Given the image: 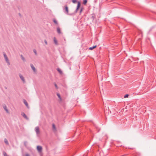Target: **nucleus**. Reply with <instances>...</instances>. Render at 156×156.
Returning <instances> with one entry per match:
<instances>
[{
  "instance_id": "1",
  "label": "nucleus",
  "mask_w": 156,
  "mask_h": 156,
  "mask_svg": "<svg viewBox=\"0 0 156 156\" xmlns=\"http://www.w3.org/2000/svg\"><path fill=\"white\" fill-rule=\"evenodd\" d=\"M72 2L74 4L77 3V5L76 7V9L75 11V13L77 12L78 10V1L77 0H72Z\"/></svg>"
},
{
  "instance_id": "2",
  "label": "nucleus",
  "mask_w": 156,
  "mask_h": 156,
  "mask_svg": "<svg viewBox=\"0 0 156 156\" xmlns=\"http://www.w3.org/2000/svg\"><path fill=\"white\" fill-rule=\"evenodd\" d=\"M63 9L64 10V12L66 14H68L69 12V11L68 7L67 5H65L64 6Z\"/></svg>"
},
{
  "instance_id": "3",
  "label": "nucleus",
  "mask_w": 156,
  "mask_h": 156,
  "mask_svg": "<svg viewBox=\"0 0 156 156\" xmlns=\"http://www.w3.org/2000/svg\"><path fill=\"white\" fill-rule=\"evenodd\" d=\"M19 75L21 79V80L24 83H25V80L24 79V77H23V76L20 73H19Z\"/></svg>"
},
{
  "instance_id": "4",
  "label": "nucleus",
  "mask_w": 156,
  "mask_h": 156,
  "mask_svg": "<svg viewBox=\"0 0 156 156\" xmlns=\"http://www.w3.org/2000/svg\"><path fill=\"white\" fill-rule=\"evenodd\" d=\"M35 131L37 134H38L40 133L39 128L38 126H37L35 128Z\"/></svg>"
},
{
  "instance_id": "5",
  "label": "nucleus",
  "mask_w": 156,
  "mask_h": 156,
  "mask_svg": "<svg viewBox=\"0 0 156 156\" xmlns=\"http://www.w3.org/2000/svg\"><path fill=\"white\" fill-rule=\"evenodd\" d=\"M37 149L39 152H41L42 151V148L41 146H38L37 147Z\"/></svg>"
},
{
  "instance_id": "6",
  "label": "nucleus",
  "mask_w": 156,
  "mask_h": 156,
  "mask_svg": "<svg viewBox=\"0 0 156 156\" xmlns=\"http://www.w3.org/2000/svg\"><path fill=\"white\" fill-rule=\"evenodd\" d=\"M23 102L25 104V105H26L27 108H29V106H28V104L27 103V101L26 100L24 99H23Z\"/></svg>"
},
{
  "instance_id": "7",
  "label": "nucleus",
  "mask_w": 156,
  "mask_h": 156,
  "mask_svg": "<svg viewBox=\"0 0 156 156\" xmlns=\"http://www.w3.org/2000/svg\"><path fill=\"white\" fill-rule=\"evenodd\" d=\"M21 115L25 119H26L28 120V118L27 117V116L25 114L24 112H22L21 114Z\"/></svg>"
},
{
  "instance_id": "8",
  "label": "nucleus",
  "mask_w": 156,
  "mask_h": 156,
  "mask_svg": "<svg viewBox=\"0 0 156 156\" xmlns=\"http://www.w3.org/2000/svg\"><path fill=\"white\" fill-rule=\"evenodd\" d=\"M30 66L34 72H35L36 71V70L34 66V65L32 64H30Z\"/></svg>"
},
{
  "instance_id": "9",
  "label": "nucleus",
  "mask_w": 156,
  "mask_h": 156,
  "mask_svg": "<svg viewBox=\"0 0 156 156\" xmlns=\"http://www.w3.org/2000/svg\"><path fill=\"white\" fill-rule=\"evenodd\" d=\"M57 70L60 74L62 75V72L60 68H57Z\"/></svg>"
},
{
  "instance_id": "10",
  "label": "nucleus",
  "mask_w": 156,
  "mask_h": 156,
  "mask_svg": "<svg viewBox=\"0 0 156 156\" xmlns=\"http://www.w3.org/2000/svg\"><path fill=\"white\" fill-rule=\"evenodd\" d=\"M57 32L58 34H60L61 33V31L60 28L58 27L57 28Z\"/></svg>"
},
{
  "instance_id": "11",
  "label": "nucleus",
  "mask_w": 156,
  "mask_h": 156,
  "mask_svg": "<svg viewBox=\"0 0 156 156\" xmlns=\"http://www.w3.org/2000/svg\"><path fill=\"white\" fill-rule=\"evenodd\" d=\"M54 41L55 44H56V45L58 44L57 41L55 37H54Z\"/></svg>"
},
{
  "instance_id": "12",
  "label": "nucleus",
  "mask_w": 156,
  "mask_h": 156,
  "mask_svg": "<svg viewBox=\"0 0 156 156\" xmlns=\"http://www.w3.org/2000/svg\"><path fill=\"white\" fill-rule=\"evenodd\" d=\"M3 108H4V109L6 111V112L7 113H9L8 110V109H7V108H6V106L5 105V106H3Z\"/></svg>"
},
{
  "instance_id": "13",
  "label": "nucleus",
  "mask_w": 156,
  "mask_h": 156,
  "mask_svg": "<svg viewBox=\"0 0 156 156\" xmlns=\"http://www.w3.org/2000/svg\"><path fill=\"white\" fill-rule=\"evenodd\" d=\"M96 47H97V46L96 45H95V46H93L92 47H90L89 48V49L90 50H92L94 49L95 48H96Z\"/></svg>"
},
{
  "instance_id": "14",
  "label": "nucleus",
  "mask_w": 156,
  "mask_h": 156,
  "mask_svg": "<svg viewBox=\"0 0 156 156\" xmlns=\"http://www.w3.org/2000/svg\"><path fill=\"white\" fill-rule=\"evenodd\" d=\"M4 142H5V143L7 145H8L9 144V143H8V140H7L6 139V138H5L4 139Z\"/></svg>"
},
{
  "instance_id": "15",
  "label": "nucleus",
  "mask_w": 156,
  "mask_h": 156,
  "mask_svg": "<svg viewBox=\"0 0 156 156\" xmlns=\"http://www.w3.org/2000/svg\"><path fill=\"white\" fill-rule=\"evenodd\" d=\"M3 55H4V58H5V59L8 58L7 55H6V54H5V53H4Z\"/></svg>"
},
{
  "instance_id": "16",
  "label": "nucleus",
  "mask_w": 156,
  "mask_h": 156,
  "mask_svg": "<svg viewBox=\"0 0 156 156\" xmlns=\"http://www.w3.org/2000/svg\"><path fill=\"white\" fill-rule=\"evenodd\" d=\"M87 2V0H83V4L84 5H86Z\"/></svg>"
},
{
  "instance_id": "17",
  "label": "nucleus",
  "mask_w": 156,
  "mask_h": 156,
  "mask_svg": "<svg viewBox=\"0 0 156 156\" xmlns=\"http://www.w3.org/2000/svg\"><path fill=\"white\" fill-rule=\"evenodd\" d=\"M52 128L54 130H56V127H55V125L54 124H53V125H52Z\"/></svg>"
},
{
  "instance_id": "18",
  "label": "nucleus",
  "mask_w": 156,
  "mask_h": 156,
  "mask_svg": "<svg viewBox=\"0 0 156 156\" xmlns=\"http://www.w3.org/2000/svg\"><path fill=\"white\" fill-rule=\"evenodd\" d=\"M53 22L56 24H58V22H57V21L56 20H55V19H54L53 20Z\"/></svg>"
},
{
  "instance_id": "19",
  "label": "nucleus",
  "mask_w": 156,
  "mask_h": 156,
  "mask_svg": "<svg viewBox=\"0 0 156 156\" xmlns=\"http://www.w3.org/2000/svg\"><path fill=\"white\" fill-rule=\"evenodd\" d=\"M21 56V58L22 59V60L23 61H24L25 60V58H24L23 57V56L22 55H20Z\"/></svg>"
},
{
  "instance_id": "20",
  "label": "nucleus",
  "mask_w": 156,
  "mask_h": 156,
  "mask_svg": "<svg viewBox=\"0 0 156 156\" xmlns=\"http://www.w3.org/2000/svg\"><path fill=\"white\" fill-rule=\"evenodd\" d=\"M57 95L59 99H61V97H60V94L59 93H57Z\"/></svg>"
},
{
  "instance_id": "21",
  "label": "nucleus",
  "mask_w": 156,
  "mask_h": 156,
  "mask_svg": "<svg viewBox=\"0 0 156 156\" xmlns=\"http://www.w3.org/2000/svg\"><path fill=\"white\" fill-rule=\"evenodd\" d=\"M84 9V8L83 7H82L81 8V9L80 10V14L81 13V12H82V11H83V10Z\"/></svg>"
},
{
  "instance_id": "22",
  "label": "nucleus",
  "mask_w": 156,
  "mask_h": 156,
  "mask_svg": "<svg viewBox=\"0 0 156 156\" xmlns=\"http://www.w3.org/2000/svg\"><path fill=\"white\" fill-rule=\"evenodd\" d=\"M129 96V95L128 94H126L124 96V98H128Z\"/></svg>"
},
{
  "instance_id": "23",
  "label": "nucleus",
  "mask_w": 156,
  "mask_h": 156,
  "mask_svg": "<svg viewBox=\"0 0 156 156\" xmlns=\"http://www.w3.org/2000/svg\"><path fill=\"white\" fill-rule=\"evenodd\" d=\"M54 85H55V88H56V89H58V87L56 84L55 83H54Z\"/></svg>"
},
{
  "instance_id": "24",
  "label": "nucleus",
  "mask_w": 156,
  "mask_h": 156,
  "mask_svg": "<svg viewBox=\"0 0 156 156\" xmlns=\"http://www.w3.org/2000/svg\"><path fill=\"white\" fill-rule=\"evenodd\" d=\"M33 51H34V52L35 53V54L36 55L37 54V51L35 49H34V50H33Z\"/></svg>"
},
{
  "instance_id": "25",
  "label": "nucleus",
  "mask_w": 156,
  "mask_h": 156,
  "mask_svg": "<svg viewBox=\"0 0 156 156\" xmlns=\"http://www.w3.org/2000/svg\"><path fill=\"white\" fill-rule=\"evenodd\" d=\"M80 3L79 2V8L80 7Z\"/></svg>"
},
{
  "instance_id": "26",
  "label": "nucleus",
  "mask_w": 156,
  "mask_h": 156,
  "mask_svg": "<svg viewBox=\"0 0 156 156\" xmlns=\"http://www.w3.org/2000/svg\"><path fill=\"white\" fill-rule=\"evenodd\" d=\"M44 42L46 44H47V42L46 40H44Z\"/></svg>"
},
{
  "instance_id": "27",
  "label": "nucleus",
  "mask_w": 156,
  "mask_h": 156,
  "mask_svg": "<svg viewBox=\"0 0 156 156\" xmlns=\"http://www.w3.org/2000/svg\"><path fill=\"white\" fill-rule=\"evenodd\" d=\"M7 62V64H8V65H10V62H9V61H8V62Z\"/></svg>"
},
{
  "instance_id": "28",
  "label": "nucleus",
  "mask_w": 156,
  "mask_h": 156,
  "mask_svg": "<svg viewBox=\"0 0 156 156\" xmlns=\"http://www.w3.org/2000/svg\"><path fill=\"white\" fill-rule=\"evenodd\" d=\"M5 61H6V62H7L9 61V60L8 58H7V59H5Z\"/></svg>"
},
{
  "instance_id": "29",
  "label": "nucleus",
  "mask_w": 156,
  "mask_h": 156,
  "mask_svg": "<svg viewBox=\"0 0 156 156\" xmlns=\"http://www.w3.org/2000/svg\"><path fill=\"white\" fill-rule=\"evenodd\" d=\"M91 18L93 20L94 18V16H92L91 17Z\"/></svg>"
},
{
  "instance_id": "30",
  "label": "nucleus",
  "mask_w": 156,
  "mask_h": 156,
  "mask_svg": "<svg viewBox=\"0 0 156 156\" xmlns=\"http://www.w3.org/2000/svg\"><path fill=\"white\" fill-rule=\"evenodd\" d=\"M26 156H29V154H26Z\"/></svg>"
}]
</instances>
